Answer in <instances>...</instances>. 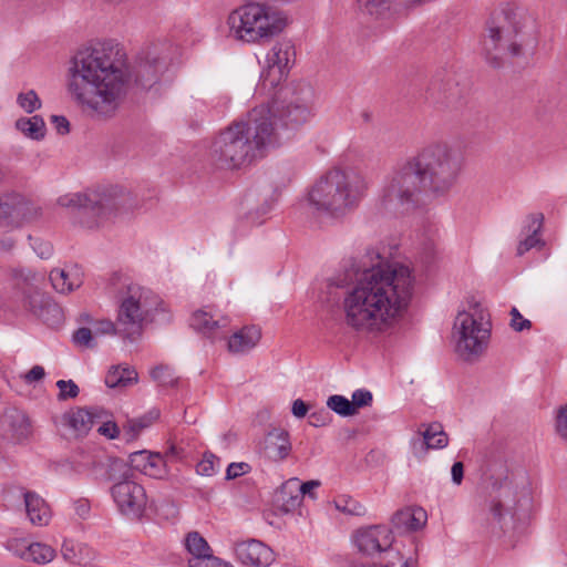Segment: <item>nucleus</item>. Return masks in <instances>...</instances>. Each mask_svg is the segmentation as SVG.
<instances>
[{
  "instance_id": "nucleus-1",
  "label": "nucleus",
  "mask_w": 567,
  "mask_h": 567,
  "mask_svg": "<svg viewBox=\"0 0 567 567\" xmlns=\"http://www.w3.org/2000/svg\"><path fill=\"white\" fill-rule=\"evenodd\" d=\"M168 58L157 47L142 52L124 73V53L111 43H99L79 51L70 68L71 95L101 116H111L118 106L126 83L152 89L167 69Z\"/></svg>"
},
{
  "instance_id": "nucleus-2",
  "label": "nucleus",
  "mask_w": 567,
  "mask_h": 567,
  "mask_svg": "<svg viewBox=\"0 0 567 567\" xmlns=\"http://www.w3.org/2000/svg\"><path fill=\"white\" fill-rule=\"evenodd\" d=\"M377 262L358 270L354 287L343 300L344 323L360 334L377 336L388 330L408 307L413 290L409 267Z\"/></svg>"
},
{
  "instance_id": "nucleus-3",
  "label": "nucleus",
  "mask_w": 567,
  "mask_h": 567,
  "mask_svg": "<svg viewBox=\"0 0 567 567\" xmlns=\"http://www.w3.org/2000/svg\"><path fill=\"white\" fill-rule=\"evenodd\" d=\"M537 45L535 19L524 9L506 6L491 14L481 40V53L495 69L527 60Z\"/></svg>"
},
{
  "instance_id": "nucleus-4",
  "label": "nucleus",
  "mask_w": 567,
  "mask_h": 567,
  "mask_svg": "<svg viewBox=\"0 0 567 567\" xmlns=\"http://www.w3.org/2000/svg\"><path fill=\"white\" fill-rule=\"evenodd\" d=\"M269 110L252 109L245 118L234 122L212 143L209 156L218 168L233 169L251 163L275 143V127Z\"/></svg>"
},
{
  "instance_id": "nucleus-5",
  "label": "nucleus",
  "mask_w": 567,
  "mask_h": 567,
  "mask_svg": "<svg viewBox=\"0 0 567 567\" xmlns=\"http://www.w3.org/2000/svg\"><path fill=\"white\" fill-rule=\"evenodd\" d=\"M367 189L368 184L361 174L332 169L310 188L308 202L316 210L339 217L357 207Z\"/></svg>"
},
{
  "instance_id": "nucleus-6",
  "label": "nucleus",
  "mask_w": 567,
  "mask_h": 567,
  "mask_svg": "<svg viewBox=\"0 0 567 567\" xmlns=\"http://www.w3.org/2000/svg\"><path fill=\"white\" fill-rule=\"evenodd\" d=\"M60 206L74 212L76 221L89 229L99 227L111 216L135 207L133 197L121 186L87 189L58 199Z\"/></svg>"
},
{
  "instance_id": "nucleus-7",
  "label": "nucleus",
  "mask_w": 567,
  "mask_h": 567,
  "mask_svg": "<svg viewBox=\"0 0 567 567\" xmlns=\"http://www.w3.org/2000/svg\"><path fill=\"white\" fill-rule=\"evenodd\" d=\"M228 24L236 39L260 43L281 33L287 18L267 4L250 2L234 10L228 17Z\"/></svg>"
},
{
  "instance_id": "nucleus-8",
  "label": "nucleus",
  "mask_w": 567,
  "mask_h": 567,
  "mask_svg": "<svg viewBox=\"0 0 567 567\" xmlns=\"http://www.w3.org/2000/svg\"><path fill=\"white\" fill-rule=\"evenodd\" d=\"M414 159L423 175V183L433 196H443L453 188L463 163L461 154L446 144L430 145Z\"/></svg>"
},
{
  "instance_id": "nucleus-9",
  "label": "nucleus",
  "mask_w": 567,
  "mask_h": 567,
  "mask_svg": "<svg viewBox=\"0 0 567 567\" xmlns=\"http://www.w3.org/2000/svg\"><path fill=\"white\" fill-rule=\"evenodd\" d=\"M423 194H430V189L413 157L391 175L383 188L381 207L393 215L404 214L419 204Z\"/></svg>"
},
{
  "instance_id": "nucleus-10",
  "label": "nucleus",
  "mask_w": 567,
  "mask_h": 567,
  "mask_svg": "<svg viewBox=\"0 0 567 567\" xmlns=\"http://www.w3.org/2000/svg\"><path fill=\"white\" fill-rule=\"evenodd\" d=\"M164 311V302L150 289L136 284L126 286L117 310L118 332L131 342L142 334L144 322L152 320L154 312Z\"/></svg>"
},
{
  "instance_id": "nucleus-11",
  "label": "nucleus",
  "mask_w": 567,
  "mask_h": 567,
  "mask_svg": "<svg viewBox=\"0 0 567 567\" xmlns=\"http://www.w3.org/2000/svg\"><path fill=\"white\" fill-rule=\"evenodd\" d=\"M313 89L306 82H296L281 87L274 99L269 110L268 118L272 123L275 117L286 130H297L302 126L311 116V103Z\"/></svg>"
},
{
  "instance_id": "nucleus-12",
  "label": "nucleus",
  "mask_w": 567,
  "mask_h": 567,
  "mask_svg": "<svg viewBox=\"0 0 567 567\" xmlns=\"http://www.w3.org/2000/svg\"><path fill=\"white\" fill-rule=\"evenodd\" d=\"M475 313L467 311L458 312L454 321V337L456 338L455 350L466 361L477 359L486 349L489 331L484 329L481 320Z\"/></svg>"
},
{
  "instance_id": "nucleus-13",
  "label": "nucleus",
  "mask_w": 567,
  "mask_h": 567,
  "mask_svg": "<svg viewBox=\"0 0 567 567\" xmlns=\"http://www.w3.org/2000/svg\"><path fill=\"white\" fill-rule=\"evenodd\" d=\"M295 61L293 43L287 39L277 41L266 55V65L260 74L262 89H276L287 79Z\"/></svg>"
},
{
  "instance_id": "nucleus-14",
  "label": "nucleus",
  "mask_w": 567,
  "mask_h": 567,
  "mask_svg": "<svg viewBox=\"0 0 567 567\" xmlns=\"http://www.w3.org/2000/svg\"><path fill=\"white\" fill-rule=\"evenodd\" d=\"M110 491L122 515L131 519L143 517L146 511L147 495L142 484L132 480L131 476H124L123 480L115 482Z\"/></svg>"
},
{
  "instance_id": "nucleus-15",
  "label": "nucleus",
  "mask_w": 567,
  "mask_h": 567,
  "mask_svg": "<svg viewBox=\"0 0 567 567\" xmlns=\"http://www.w3.org/2000/svg\"><path fill=\"white\" fill-rule=\"evenodd\" d=\"M353 542L358 550L365 556L384 553L388 559L391 558L389 553H399L392 549V530L384 525L359 528L353 534Z\"/></svg>"
},
{
  "instance_id": "nucleus-16",
  "label": "nucleus",
  "mask_w": 567,
  "mask_h": 567,
  "mask_svg": "<svg viewBox=\"0 0 567 567\" xmlns=\"http://www.w3.org/2000/svg\"><path fill=\"white\" fill-rule=\"evenodd\" d=\"M515 505L516 491L511 484L505 483L497 487L494 486V494H491L488 501V524L503 529V520L506 514L515 515Z\"/></svg>"
},
{
  "instance_id": "nucleus-17",
  "label": "nucleus",
  "mask_w": 567,
  "mask_h": 567,
  "mask_svg": "<svg viewBox=\"0 0 567 567\" xmlns=\"http://www.w3.org/2000/svg\"><path fill=\"white\" fill-rule=\"evenodd\" d=\"M104 414V410L99 408H74L62 414L61 425L73 436L83 437Z\"/></svg>"
},
{
  "instance_id": "nucleus-18",
  "label": "nucleus",
  "mask_w": 567,
  "mask_h": 567,
  "mask_svg": "<svg viewBox=\"0 0 567 567\" xmlns=\"http://www.w3.org/2000/svg\"><path fill=\"white\" fill-rule=\"evenodd\" d=\"M234 550L237 559L250 567H269L276 559L270 547L254 538L236 543Z\"/></svg>"
},
{
  "instance_id": "nucleus-19",
  "label": "nucleus",
  "mask_w": 567,
  "mask_h": 567,
  "mask_svg": "<svg viewBox=\"0 0 567 567\" xmlns=\"http://www.w3.org/2000/svg\"><path fill=\"white\" fill-rule=\"evenodd\" d=\"M426 99L439 110H456L462 105L461 89L452 79L446 82L435 79L427 90Z\"/></svg>"
},
{
  "instance_id": "nucleus-20",
  "label": "nucleus",
  "mask_w": 567,
  "mask_h": 567,
  "mask_svg": "<svg viewBox=\"0 0 567 567\" xmlns=\"http://www.w3.org/2000/svg\"><path fill=\"white\" fill-rule=\"evenodd\" d=\"M422 440H412L411 445L417 457H423L429 450H441L447 446L449 436L443 425L439 422L430 423L423 432H420Z\"/></svg>"
},
{
  "instance_id": "nucleus-21",
  "label": "nucleus",
  "mask_w": 567,
  "mask_h": 567,
  "mask_svg": "<svg viewBox=\"0 0 567 567\" xmlns=\"http://www.w3.org/2000/svg\"><path fill=\"white\" fill-rule=\"evenodd\" d=\"M291 451L289 433L281 429H274L264 440L262 454L266 458L279 462L285 460Z\"/></svg>"
},
{
  "instance_id": "nucleus-22",
  "label": "nucleus",
  "mask_w": 567,
  "mask_h": 567,
  "mask_svg": "<svg viewBox=\"0 0 567 567\" xmlns=\"http://www.w3.org/2000/svg\"><path fill=\"white\" fill-rule=\"evenodd\" d=\"M52 287L60 293H69L83 284V271L78 265L54 268L49 275Z\"/></svg>"
},
{
  "instance_id": "nucleus-23",
  "label": "nucleus",
  "mask_w": 567,
  "mask_h": 567,
  "mask_svg": "<svg viewBox=\"0 0 567 567\" xmlns=\"http://www.w3.org/2000/svg\"><path fill=\"white\" fill-rule=\"evenodd\" d=\"M28 206L20 195L0 196V225L18 226L25 219Z\"/></svg>"
},
{
  "instance_id": "nucleus-24",
  "label": "nucleus",
  "mask_w": 567,
  "mask_h": 567,
  "mask_svg": "<svg viewBox=\"0 0 567 567\" xmlns=\"http://www.w3.org/2000/svg\"><path fill=\"white\" fill-rule=\"evenodd\" d=\"M61 553L63 558L74 565L95 566L99 559L97 551L84 543L64 540Z\"/></svg>"
},
{
  "instance_id": "nucleus-25",
  "label": "nucleus",
  "mask_w": 567,
  "mask_h": 567,
  "mask_svg": "<svg viewBox=\"0 0 567 567\" xmlns=\"http://www.w3.org/2000/svg\"><path fill=\"white\" fill-rule=\"evenodd\" d=\"M299 478L291 477L281 484L274 494V504L282 513H291L301 504Z\"/></svg>"
},
{
  "instance_id": "nucleus-26",
  "label": "nucleus",
  "mask_w": 567,
  "mask_h": 567,
  "mask_svg": "<svg viewBox=\"0 0 567 567\" xmlns=\"http://www.w3.org/2000/svg\"><path fill=\"white\" fill-rule=\"evenodd\" d=\"M426 512L421 507H409L393 514L391 523L399 533L416 532L426 522Z\"/></svg>"
},
{
  "instance_id": "nucleus-27",
  "label": "nucleus",
  "mask_w": 567,
  "mask_h": 567,
  "mask_svg": "<svg viewBox=\"0 0 567 567\" xmlns=\"http://www.w3.org/2000/svg\"><path fill=\"white\" fill-rule=\"evenodd\" d=\"M261 338V330L257 326H245L235 332L228 340V350L231 353H246L254 349Z\"/></svg>"
},
{
  "instance_id": "nucleus-28",
  "label": "nucleus",
  "mask_w": 567,
  "mask_h": 567,
  "mask_svg": "<svg viewBox=\"0 0 567 567\" xmlns=\"http://www.w3.org/2000/svg\"><path fill=\"white\" fill-rule=\"evenodd\" d=\"M228 326L229 319L227 317L214 319L213 315L205 310H197L190 319V327L210 339L217 338L218 330Z\"/></svg>"
},
{
  "instance_id": "nucleus-29",
  "label": "nucleus",
  "mask_w": 567,
  "mask_h": 567,
  "mask_svg": "<svg viewBox=\"0 0 567 567\" xmlns=\"http://www.w3.org/2000/svg\"><path fill=\"white\" fill-rule=\"evenodd\" d=\"M23 497L30 522L33 525H47L50 519V511L44 499L34 492H25Z\"/></svg>"
},
{
  "instance_id": "nucleus-30",
  "label": "nucleus",
  "mask_w": 567,
  "mask_h": 567,
  "mask_svg": "<svg viewBox=\"0 0 567 567\" xmlns=\"http://www.w3.org/2000/svg\"><path fill=\"white\" fill-rule=\"evenodd\" d=\"M138 374L137 372L130 368L123 365L112 367L105 377V384L109 388H125L127 385H132L137 382Z\"/></svg>"
},
{
  "instance_id": "nucleus-31",
  "label": "nucleus",
  "mask_w": 567,
  "mask_h": 567,
  "mask_svg": "<svg viewBox=\"0 0 567 567\" xmlns=\"http://www.w3.org/2000/svg\"><path fill=\"white\" fill-rule=\"evenodd\" d=\"M158 417L159 411L152 410L140 417L126 420L123 424L125 440L127 442L135 440L144 429L151 426Z\"/></svg>"
},
{
  "instance_id": "nucleus-32",
  "label": "nucleus",
  "mask_w": 567,
  "mask_h": 567,
  "mask_svg": "<svg viewBox=\"0 0 567 567\" xmlns=\"http://www.w3.org/2000/svg\"><path fill=\"white\" fill-rule=\"evenodd\" d=\"M16 128L33 141L43 140L47 132L45 123L40 115L18 118L16 121Z\"/></svg>"
},
{
  "instance_id": "nucleus-33",
  "label": "nucleus",
  "mask_w": 567,
  "mask_h": 567,
  "mask_svg": "<svg viewBox=\"0 0 567 567\" xmlns=\"http://www.w3.org/2000/svg\"><path fill=\"white\" fill-rule=\"evenodd\" d=\"M20 556L25 560L43 565L50 563L55 557V550L47 544L32 543Z\"/></svg>"
},
{
  "instance_id": "nucleus-34",
  "label": "nucleus",
  "mask_w": 567,
  "mask_h": 567,
  "mask_svg": "<svg viewBox=\"0 0 567 567\" xmlns=\"http://www.w3.org/2000/svg\"><path fill=\"white\" fill-rule=\"evenodd\" d=\"M97 466L104 470L105 481H120L124 476H130L127 463L118 457H107L105 462H99Z\"/></svg>"
},
{
  "instance_id": "nucleus-35",
  "label": "nucleus",
  "mask_w": 567,
  "mask_h": 567,
  "mask_svg": "<svg viewBox=\"0 0 567 567\" xmlns=\"http://www.w3.org/2000/svg\"><path fill=\"white\" fill-rule=\"evenodd\" d=\"M146 465H137V471L153 478H164L168 471L164 457L158 453H151Z\"/></svg>"
},
{
  "instance_id": "nucleus-36",
  "label": "nucleus",
  "mask_w": 567,
  "mask_h": 567,
  "mask_svg": "<svg viewBox=\"0 0 567 567\" xmlns=\"http://www.w3.org/2000/svg\"><path fill=\"white\" fill-rule=\"evenodd\" d=\"M185 546L193 557H207L210 554L208 543L197 532H190L187 534L185 539Z\"/></svg>"
},
{
  "instance_id": "nucleus-37",
  "label": "nucleus",
  "mask_w": 567,
  "mask_h": 567,
  "mask_svg": "<svg viewBox=\"0 0 567 567\" xmlns=\"http://www.w3.org/2000/svg\"><path fill=\"white\" fill-rule=\"evenodd\" d=\"M334 506L338 511L347 515L362 516L367 512L365 507L360 502L347 495L338 497L334 501Z\"/></svg>"
},
{
  "instance_id": "nucleus-38",
  "label": "nucleus",
  "mask_w": 567,
  "mask_h": 567,
  "mask_svg": "<svg viewBox=\"0 0 567 567\" xmlns=\"http://www.w3.org/2000/svg\"><path fill=\"white\" fill-rule=\"evenodd\" d=\"M327 406L341 416H351L353 414V404L343 395L333 394L328 398Z\"/></svg>"
},
{
  "instance_id": "nucleus-39",
  "label": "nucleus",
  "mask_w": 567,
  "mask_h": 567,
  "mask_svg": "<svg viewBox=\"0 0 567 567\" xmlns=\"http://www.w3.org/2000/svg\"><path fill=\"white\" fill-rule=\"evenodd\" d=\"M151 375L153 380L162 386H174L178 380L175 377L174 371L168 365L155 367L152 370Z\"/></svg>"
},
{
  "instance_id": "nucleus-40",
  "label": "nucleus",
  "mask_w": 567,
  "mask_h": 567,
  "mask_svg": "<svg viewBox=\"0 0 567 567\" xmlns=\"http://www.w3.org/2000/svg\"><path fill=\"white\" fill-rule=\"evenodd\" d=\"M219 462L215 454L206 452L202 461L196 465V472L203 476H212L217 472Z\"/></svg>"
},
{
  "instance_id": "nucleus-41",
  "label": "nucleus",
  "mask_w": 567,
  "mask_h": 567,
  "mask_svg": "<svg viewBox=\"0 0 567 567\" xmlns=\"http://www.w3.org/2000/svg\"><path fill=\"white\" fill-rule=\"evenodd\" d=\"M17 103L27 113H32L41 107V101L34 90H30L25 93H20L17 97Z\"/></svg>"
},
{
  "instance_id": "nucleus-42",
  "label": "nucleus",
  "mask_w": 567,
  "mask_h": 567,
  "mask_svg": "<svg viewBox=\"0 0 567 567\" xmlns=\"http://www.w3.org/2000/svg\"><path fill=\"white\" fill-rule=\"evenodd\" d=\"M40 316L51 327H58L63 320V313L58 305L47 303L42 309Z\"/></svg>"
},
{
  "instance_id": "nucleus-43",
  "label": "nucleus",
  "mask_w": 567,
  "mask_h": 567,
  "mask_svg": "<svg viewBox=\"0 0 567 567\" xmlns=\"http://www.w3.org/2000/svg\"><path fill=\"white\" fill-rule=\"evenodd\" d=\"M56 386L59 389V401L75 399L80 393V389L73 380H59Z\"/></svg>"
},
{
  "instance_id": "nucleus-44",
  "label": "nucleus",
  "mask_w": 567,
  "mask_h": 567,
  "mask_svg": "<svg viewBox=\"0 0 567 567\" xmlns=\"http://www.w3.org/2000/svg\"><path fill=\"white\" fill-rule=\"evenodd\" d=\"M93 336L94 333L92 329L81 327L73 332L72 339L73 342L78 346L93 349L96 347V342L94 341Z\"/></svg>"
},
{
  "instance_id": "nucleus-45",
  "label": "nucleus",
  "mask_w": 567,
  "mask_h": 567,
  "mask_svg": "<svg viewBox=\"0 0 567 567\" xmlns=\"http://www.w3.org/2000/svg\"><path fill=\"white\" fill-rule=\"evenodd\" d=\"M93 333L94 336H104V334H116L120 337L118 330V321L113 322L109 319L96 320L93 322Z\"/></svg>"
},
{
  "instance_id": "nucleus-46",
  "label": "nucleus",
  "mask_w": 567,
  "mask_h": 567,
  "mask_svg": "<svg viewBox=\"0 0 567 567\" xmlns=\"http://www.w3.org/2000/svg\"><path fill=\"white\" fill-rule=\"evenodd\" d=\"M373 396L369 390L359 389L352 393L351 404H353V414L357 413L358 409L370 406L372 404Z\"/></svg>"
},
{
  "instance_id": "nucleus-47",
  "label": "nucleus",
  "mask_w": 567,
  "mask_h": 567,
  "mask_svg": "<svg viewBox=\"0 0 567 567\" xmlns=\"http://www.w3.org/2000/svg\"><path fill=\"white\" fill-rule=\"evenodd\" d=\"M509 315L512 317L509 326L514 331L520 332L523 330L530 329L532 322L528 319H525L517 308L513 307Z\"/></svg>"
},
{
  "instance_id": "nucleus-48",
  "label": "nucleus",
  "mask_w": 567,
  "mask_h": 567,
  "mask_svg": "<svg viewBox=\"0 0 567 567\" xmlns=\"http://www.w3.org/2000/svg\"><path fill=\"white\" fill-rule=\"evenodd\" d=\"M544 246V241L539 238V235L537 234H528L527 237L522 240L517 247V254L522 256L526 251L530 250L532 248L539 247L542 248Z\"/></svg>"
},
{
  "instance_id": "nucleus-49",
  "label": "nucleus",
  "mask_w": 567,
  "mask_h": 567,
  "mask_svg": "<svg viewBox=\"0 0 567 567\" xmlns=\"http://www.w3.org/2000/svg\"><path fill=\"white\" fill-rule=\"evenodd\" d=\"M556 431L563 439H567V404L560 406L556 415Z\"/></svg>"
},
{
  "instance_id": "nucleus-50",
  "label": "nucleus",
  "mask_w": 567,
  "mask_h": 567,
  "mask_svg": "<svg viewBox=\"0 0 567 567\" xmlns=\"http://www.w3.org/2000/svg\"><path fill=\"white\" fill-rule=\"evenodd\" d=\"M250 471V465L245 462L230 463L226 471V480H235Z\"/></svg>"
},
{
  "instance_id": "nucleus-51",
  "label": "nucleus",
  "mask_w": 567,
  "mask_h": 567,
  "mask_svg": "<svg viewBox=\"0 0 567 567\" xmlns=\"http://www.w3.org/2000/svg\"><path fill=\"white\" fill-rule=\"evenodd\" d=\"M544 223V215L542 213L532 214L528 216V224L526 226L527 234L539 235Z\"/></svg>"
},
{
  "instance_id": "nucleus-52",
  "label": "nucleus",
  "mask_w": 567,
  "mask_h": 567,
  "mask_svg": "<svg viewBox=\"0 0 567 567\" xmlns=\"http://www.w3.org/2000/svg\"><path fill=\"white\" fill-rule=\"evenodd\" d=\"M330 421V414L326 410H321L319 412H312L309 415V424L312 426H324Z\"/></svg>"
},
{
  "instance_id": "nucleus-53",
  "label": "nucleus",
  "mask_w": 567,
  "mask_h": 567,
  "mask_svg": "<svg viewBox=\"0 0 567 567\" xmlns=\"http://www.w3.org/2000/svg\"><path fill=\"white\" fill-rule=\"evenodd\" d=\"M97 432L109 439H116L120 435V427L115 422H104L97 430Z\"/></svg>"
},
{
  "instance_id": "nucleus-54",
  "label": "nucleus",
  "mask_w": 567,
  "mask_h": 567,
  "mask_svg": "<svg viewBox=\"0 0 567 567\" xmlns=\"http://www.w3.org/2000/svg\"><path fill=\"white\" fill-rule=\"evenodd\" d=\"M151 453L147 451H137L130 454V466L137 471V465H146Z\"/></svg>"
},
{
  "instance_id": "nucleus-55",
  "label": "nucleus",
  "mask_w": 567,
  "mask_h": 567,
  "mask_svg": "<svg viewBox=\"0 0 567 567\" xmlns=\"http://www.w3.org/2000/svg\"><path fill=\"white\" fill-rule=\"evenodd\" d=\"M391 555V558H388L385 559L384 563H379V564H371V565H365V564H352L351 567H395V565L401 560V555L400 553H389Z\"/></svg>"
},
{
  "instance_id": "nucleus-56",
  "label": "nucleus",
  "mask_w": 567,
  "mask_h": 567,
  "mask_svg": "<svg viewBox=\"0 0 567 567\" xmlns=\"http://www.w3.org/2000/svg\"><path fill=\"white\" fill-rule=\"evenodd\" d=\"M51 122L54 125L56 132L61 135H65L70 132V122L63 115H52Z\"/></svg>"
},
{
  "instance_id": "nucleus-57",
  "label": "nucleus",
  "mask_w": 567,
  "mask_h": 567,
  "mask_svg": "<svg viewBox=\"0 0 567 567\" xmlns=\"http://www.w3.org/2000/svg\"><path fill=\"white\" fill-rule=\"evenodd\" d=\"M45 377L44 368L41 365H33L25 374L24 381L27 383H33L42 380Z\"/></svg>"
},
{
  "instance_id": "nucleus-58",
  "label": "nucleus",
  "mask_w": 567,
  "mask_h": 567,
  "mask_svg": "<svg viewBox=\"0 0 567 567\" xmlns=\"http://www.w3.org/2000/svg\"><path fill=\"white\" fill-rule=\"evenodd\" d=\"M33 249L38 254V256L42 259L49 258L52 254V245L48 241L35 240V244L33 245Z\"/></svg>"
},
{
  "instance_id": "nucleus-59",
  "label": "nucleus",
  "mask_w": 567,
  "mask_h": 567,
  "mask_svg": "<svg viewBox=\"0 0 567 567\" xmlns=\"http://www.w3.org/2000/svg\"><path fill=\"white\" fill-rule=\"evenodd\" d=\"M452 482L460 485L464 477V465L462 462H455L451 468Z\"/></svg>"
},
{
  "instance_id": "nucleus-60",
  "label": "nucleus",
  "mask_w": 567,
  "mask_h": 567,
  "mask_svg": "<svg viewBox=\"0 0 567 567\" xmlns=\"http://www.w3.org/2000/svg\"><path fill=\"white\" fill-rule=\"evenodd\" d=\"M320 485L319 481H308L306 483H301L299 481V494L301 498H303L305 495H309L310 497H315L312 494V489L318 487Z\"/></svg>"
},
{
  "instance_id": "nucleus-61",
  "label": "nucleus",
  "mask_w": 567,
  "mask_h": 567,
  "mask_svg": "<svg viewBox=\"0 0 567 567\" xmlns=\"http://www.w3.org/2000/svg\"><path fill=\"white\" fill-rule=\"evenodd\" d=\"M291 412L296 417H303L308 413V405L301 399H297L292 403Z\"/></svg>"
},
{
  "instance_id": "nucleus-62",
  "label": "nucleus",
  "mask_w": 567,
  "mask_h": 567,
  "mask_svg": "<svg viewBox=\"0 0 567 567\" xmlns=\"http://www.w3.org/2000/svg\"><path fill=\"white\" fill-rule=\"evenodd\" d=\"M184 450L181 447H177L176 445H171L168 449L166 455L172 458H181L183 456Z\"/></svg>"
},
{
  "instance_id": "nucleus-63",
  "label": "nucleus",
  "mask_w": 567,
  "mask_h": 567,
  "mask_svg": "<svg viewBox=\"0 0 567 567\" xmlns=\"http://www.w3.org/2000/svg\"><path fill=\"white\" fill-rule=\"evenodd\" d=\"M14 247V241L11 238L0 239V250L10 251Z\"/></svg>"
},
{
  "instance_id": "nucleus-64",
  "label": "nucleus",
  "mask_w": 567,
  "mask_h": 567,
  "mask_svg": "<svg viewBox=\"0 0 567 567\" xmlns=\"http://www.w3.org/2000/svg\"><path fill=\"white\" fill-rule=\"evenodd\" d=\"M89 511H90V506L84 502H79V504L76 505V513L81 517H84L85 515H87Z\"/></svg>"
}]
</instances>
